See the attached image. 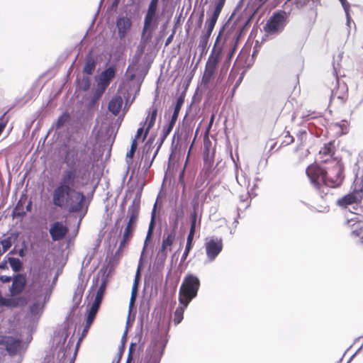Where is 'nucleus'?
I'll use <instances>...</instances> for the list:
<instances>
[{"label":"nucleus","instance_id":"nucleus-1","mask_svg":"<svg viewBox=\"0 0 363 363\" xmlns=\"http://www.w3.org/2000/svg\"><path fill=\"white\" fill-rule=\"evenodd\" d=\"M76 179V169L63 171L60 182L52 192V202L55 207L67 209L70 213L82 210L86 198L83 192L74 189Z\"/></svg>","mask_w":363,"mask_h":363},{"label":"nucleus","instance_id":"nucleus-2","mask_svg":"<svg viewBox=\"0 0 363 363\" xmlns=\"http://www.w3.org/2000/svg\"><path fill=\"white\" fill-rule=\"evenodd\" d=\"M330 167L322 168L317 164H311L306 169V173L313 186L318 191L321 198L327 196L328 189L325 191V186L335 188L343 180V166L339 160H332Z\"/></svg>","mask_w":363,"mask_h":363},{"label":"nucleus","instance_id":"nucleus-3","mask_svg":"<svg viewBox=\"0 0 363 363\" xmlns=\"http://www.w3.org/2000/svg\"><path fill=\"white\" fill-rule=\"evenodd\" d=\"M26 274L21 273L15 274L8 289L10 297H4L0 293V306L16 308L26 306L28 300L26 296L21 295L26 289Z\"/></svg>","mask_w":363,"mask_h":363},{"label":"nucleus","instance_id":"nucleus-4","mask_svg":"<svg viewBox=\"0 0 363 363\" xmlns=\"http://www.w3.org/2000/svg\"><path fill=\"white\" fill-rule=\"evenodd\" d=\"M225 1V0H218L213 11L211 13H208V17L206 21L205 30L202 32L199 41V48H201L202 53L206 52L207 50L209 38L223 8Z\"/></svg>","mask_w":363,"mask_h":363},{"label":"nucleus","instance_id":"nucleus-5","mask_svg":"<svg viewBox=\"0 0 363 363\" xmlns=\"http://www.w3.org/2000/svg\"><path fill=\"white\" fill-rule=\"evenodd\" d=\"M200 280L192 274H187L182 281L179 291V303H190L196 297L200 288Z\"/></svg>","mask_w":363,"mask_h":363},{"label":"nucleus","instance_id":"nucleus-6","mask_svg":"<svg viewBox=\"0 0 363 363\" xmlns=\"http://www.w3.org/2000/svg\"><path fill=\"white\" fill-rule=\"evenodd\" d=\"M222 35V30L218 33L213 49L206 61L203 75V81L205 83L209 82L217 70L218 65L221 60L223 53V45H218Z\"/></svg>","mask_w":363,"mask_h":363},{"label":"nucleus","instance_id":"nucleus-7","mask_svg":"<svg viewBox=\"0 0 363 363\" xmlns=\"http://www.w3.org/2000/svg\"><path fill=\"white\" fill-rule=\"evenodd\" d=\"M89 148L84 147L83 149L79 150V155L78 157V152L74 150H68L66 152L65 155V162L67 165L74 166L76 162L81 163L84 169V175L87 172L89 176V167L91 163V157L88 155Z\"/></svg>","mask_w":363,"mask_h":363},{"label":"nucleus","instance_id":"nucleus-8","mask_svg":"<svg viewBox=\"0 0 363 363\" xmlns=\"http://www.w3.org/2000/svg\"><path fill=\"white\" fill-rule=\"evenodd\" d=\"M286 19L287 14L285 11L280 10L274 12L263 26V30L269 35L281 33L286 26Z\"/></svg>","mask_w":363,"mask_h":363},{"label":"nucleus","instance_id":"nucleus-9","mask_svg":"<svg viewBox=\"0 0 363 363\" xmlns=\"http://www.w3.org/2000/svg\"><path fill=\"white\" fill-rule=\"evenodd\" d=\"M0 347H4L7 354L14 357L21 353L23 348V340L0 332Z\"/></svg>","mask_w":363,"mask_h":363},{"label":"nucleus","instance_id":"nucleus-10","mask_svg":"<svg viewBox=\"0 0 363 363\" xmlns=\"http://www.w3.org/2000/svg\"><path fill=\"white\" fill-rule=\"evenodd\" d=\"M116 72V67L110 66L101 73L97 81V87L94 95V101L99 100L101 98L111 80L115 77Z\"/></svg>","mask_w":363,"mask_h":363},{"label":"nucleus","instance_id":"nucleus-11","mask_svg":"<svg viewBox=\"0 0 363 363\" xmlns=\"http://www.w3.org/2000/svg\"><path fill=\"white\" fill-rule=\"evenodd\" d=\"M357 212L353 213V216L347 218L345 222V226L350 231L352 237L357 238L363 234V208H354Z\"/></svg>","mask_w":363,"mask_h":363},{"label":"nucleus","instance_id":"nucleus-12","mask_svg":"<svg viewBox=\"0 0 363 363\" xmlns=\"http://www.w3.org/2000/svg\"><path fill=\"white\" fill-rule=\"evenodd\" d=\"M222 30V35L218 43V45H223V49L224 48V45L228 44L229 46L238 45V40L240 39L242 30L238 29L231 27L230 28L226 30L225 27H223L219 33Z\"/></svg>","mask_w":363,"mask_h":363},{"label":"nucleus","instance_id":"nucleus-13","mask_svg":"<svg viewBox=\"0 0 363 363\" xmlns=\"http://www.w3.org/2000/svg\"><path fill=\"white\" fill-rule=\"evenodd\" d=\"M222 30V35L218 43V45H223V49L224 48V45L228 44L229 46L238 45V40L240 39L242 30L238 29L231 27L230 28L226 30L225 27H223L219 33Z\"/></svg>","mask_w":363,"mask_h":363},{"label":"nucleus","instance_id":"nucleus-14","mask_svg":"<svg viewBox=\"0 0 363 363\" xmlns=\"http://www.w3.org/2000/svg\"><path fill=\"white\" fill-rule=\"evenodd\" d=\"M205 250L208 259L213 261L223 250V240L220 238L213 237L205 243Z\"/></svg>","mask_w":363,"mask_h":363},{"label":"nucleus","instance_id":"nucleus-15","mask_svg":"<svg viewBox=\"0 0 363 363\" xmlns=\"http://www.w3.org/2000/svg\"><path fill=\"white\" fill-rule=\"evenodd\" d=\"M158 24L159 17L157 14H145L142 38H145V41L150 40L152 36V32L157 28Z\"/></svg>","mask_w":363,"mask_h":363},{"label":"nucleus","instance_id":"nucleus-16","mask_svg":"<svg viewBox=\"0 0 363 363\" xmlns=\"http://www.w3.org/2000/svg\"><path fill=\"white\" fill-rule=\"evenodd\" d=\"M44 285L45 281L43 280L40 272L33 273L31 277L30 283L28 285V292L29 295L35 298H40Z\"/></svg>","mask_w":363,"mask_h":363},{"label":"nucleus","instance_id":"nucleus-17","mask_svg":"<svg viewBox=\"0 0 363 363\" xmlns=\"http://www.w3.org/2000/svg\"><path fill=\"white\" fill-rule=\"evenodd\" d=\"M335 151V141L325 143L318 152L320 162L321 163H331L332 160H337L334 157Z\"/></svg>","mask_w":363,"mask_h":363},{"label":"nucleus","instance_id":"nucleus-18","mask_svg":"<svg viewBox=\"0 0 363 363\" xmlns=\"http://www.w3.org/2000/svg\"><path fill=\"white\" fill-rule=\"evenodd\" d=\"M176 238V231L174 230L169 233H165L163 235L162 247L159 251L160 259L164 262L167 257V251H171V246L174 243Z\"/></svg>","mask_w":363,"mask_h":363},{"label":"nucleus","instance_id":"nucleus-19","mask_svg":"<svg viewBox=\"0 0 363 363\" xmlns=\"http://www.w3.org/2000/svg\"><path fill=\"white\" fill-rule=\"evenodd\" d=\"M136 225H132L130 223H127L123 233V237L120 241L119 247L116 252V255H122L124 248H125L128 245L130 241L131 240Z\"/></svg>","mask_w":363,"mask_h":363},{"label":"nucleus","instance_id":"nucleus-20","mask_svg":"<svg viewBox=\"0 0 363 363\" xmlns=\"http://www.w3.org/2000/svg\"><path fill=\"white\" fill-rule=\"evenodd\" d=\"M69 229L62 222L53 223L49 230V233L53 241L62 240L68 233Z\"/></svg>","mask_w":363,"mask_h":363},{"label":"nucleus","instance_id":"nucleus-21","mask_svg":"<svg viewBox=\"0 0 363 363\" xmlns=\"http://www.w3.org/2000/svg\"><path fill=\"white\" fill-rule=\"evenodd\" d=\"M362 199V191H355L346 194L337 200V203L341 207L346 208L349 205L360 202Z\"/></svg>","mask_w":363,"mask_h":363},{"label":"nucleus","instance_id":"nucleus-22","mask_svg":"<svg viewBox=\"0 0 363 363\" xmlns=\"http://www.w3.org/2000/svg\"><path fill=\"white\" fill-rule=\"evenodd\" d=\"M192 211L190 213V230L196 231L197 228H200L201 223V215L199 217V202L196 199H194L191 202Z\"/></svg>","mask_w":363,"mask_h":363},{"label":"nucleus","instance_id":"nucleus-23","mask_svg":"<svg viewBox=\"0 0 363 363\" xmlns=\"http://www.w3.org/2000/svg\"><path fill=\"white\" fill-rule=\"evenodd\" d=\"M184 97L183 96H180L177 99V103L174 106V113L172 114V118L167 125V127L164 130V137H166L172 130L174 125L176 123V121L177 120L179 113L181 110V108L184 104Z\"/></svg>","mask_w":363,"mask_h":363},{"label":"nucleus","instance_id":"nucleus-24","mask_svg":"<svg viewBox=\"0 0 363 363\" xmlns=\"http://www.w3.org/2000/svg\"><path fill=\"white\" fill-rule=\"evenodd\" d=\"M157 108L155 106H152L150 108L148 111V115L146 117L145 122L144 125H146L145 131L144 133V136L143 137V141L145 140L147 138L150 130L154 126L156 118L157 116Z\"/></svg>","mask_w":363,"mask_h":363},{"label":"nucleus","instance_id":"nucleus-25","mask_svg":"<svg viewBox=\"0 0 363 363\" xmlns=\"http://www.w3.org/2000/svg\"><path fill=\"white\" fill-rule=\"evenodd\" d=\"M116 26L120 38H124L132 26V22L128 17H120L117 19Z\"/></svg>","mask_w":363,"mask_h":363},{"label":"nucleus","instance_id":"nucleus-26","mask_svg":"<svg viewBox=\"0 0 363 363\" xmlns=\"http://www.w3.org/2000/svg\"><path fill=\"white\" fill-rule=\"evenodd\" d=\"M140 209V201L139 199H134L128 208L129 219L128 223L136 225Z\"/></svg>","mask_w":363,"mask_h":363},{"label":"nucleus","instance_id":"nucleus-27","mask_svg":"<svg viewBox=\"0 0 363 363\" xmlns=\"http://www.w3.org/2000/svg\"><path fill=\"white\" fill-rule=\"evenodd\" d=\"M122 106V97L121 96H115L109 101L108 108L114 116H117L120 113Z\"/></svg>","mask_w":363,"mask_h":363},{"label":"nucleus","instance_id":"nucleus-28","mask_svg":"<svg viewBox=\"0 0 363 363\" xmlns=\"http://www.w3.org/2000/svg\"><path fill=\"white\" fill-rule=\"evenodd\" d=\"M343 58V52H339L333 57V76L335 80V85L338 84L339 78H338V72L341 68V62Z\"/></svg>","mask_w":363,"mask_h":363},{"label":"nucleus","instance_id":"nucleus-29","mask_svg":"<svg viewBox=\"0 0 363 363\" xmlns=\"http://www.w3.org/2000/svg\"><path fill=\"white\" fill-rule=\"evenodd\" d=\"M189 303H179V306L176 308L174 313V318L173 322L174 325L179 324L183 318H184V313L185 309L188 307Z\"/></svg>","mask_w":363,"mask_h":363},{"label":"nucleus","instance_id":"nucleus-30","mask_svg":"<svg viewBox=\"0 0 363 363\" xmlns=\"http://www.w3.org/2000/svg\"><path fill=\"white\" fill-rule=\"evenodd\" d=\"M26 201V199H24L23 200L21 199L18 201L12 213L13 218H23L26 216V211L24 208Z\"/></svg>","mask_w":363,"mask_h":363},{"label":"nucleus","instance_id":"nucleus-31","mask_svg":"<svg viewBox=\"0 0 363 363\" xmlns=\"http://www.w3.org/2000/svg\"><path fill=\"white\" fill-rule=\"evenodd\" d=\"M29 315L33 318H39L43 313V306L39 301H35L28 307Z\"/></svg>","mask_w":363,"mask_h":363},{"label":"nucleus","instance_id":"nucleus-32","mask_svg":"<svg viewBox=\"0 0 363 363\" xmlns=\"http://www.w3.org/2000/svg\"><path fill=\"white\" fill-rule=\"evenodd\" d=\"M156 208H157V203H155L152 211L151 220L149 224L148 231L147 233L145 242H147L148 240H150L151 238L152 233H153V230H154V228H155V225Z\"/></svg>","mask_w":363,"mask_h":363},{"label":"nucleus","instance_id":"nucleus-33","mask_svg":"<svg viewBox=\"0 0 363 363\" xmlns=\"http://www.w3.org/2000/svg\"><path fill=\"white\" fill-rule=\"evenodd\" d=\"M96 63L92 57H88L84 67V72L87 74H92L95 69Z\"/></svg>","mask_w":363,"mask_h":363},{"label":"nucleus","instance_id":"nucleus-34","mask_svg":"<svg viewBox=\"0 0 363 363\" xmlns=\"http://www.w3.org/2000/svg\"><path fill=\"white\" fill-rule=\"evenodd\" d=\"M138 142L135 140H133L130 150L126 153L125 157L128 163H131L134 155L138 148Z\"/></svg>","mask_w":363,"mask_h":363},{"label":"nucleus","instance_id":"nucleus-35","mask_svg":"<svg viewBox=\"0 0 363 363\" xmlns=\"http://www.w3.org/2000/svg\"><path fill=\"white\" fill-rule=\"evenodd\" d=\"M9 263L15 272H19L22 268V262L18 258L9 257Z\"/></svg>","mask_w":363,"mask_h":363},{"label":"nucleus","instance_id":"nucleus-36","mask_svg":"<svg viewBox=\"0 0 363 363\" xmlns=\"http://www.w3.org/2000/svg\"><path fill=\"white\" fill-rule=\"evenodd\" d=\"M212 165L213 162L208 161V162L205 161V167L203 169V175L206 179H210L211 180L213 179L214 175H212Z\"/></svg>","mask_w":363,"mask_h":363},{"label":"nucleus","instance_id":"nucleus-37","mask_svg":"<svg viewBox=\"0 0 363 363\" xmlns=\"http://www.w3.org/2000/svg\"><path fill=\"white\" fill-rule=\"evenodd\" d=\"M106 288V282L105 280H104L101 282V285L99 286V287L97 290V292H96V294L95 296V299L102 301L104 294H105Z\"/></svg>","mask_w":363,"mask_h":363},{"label":"nucleus","instance_id":"nucleus-38","mask_svg":"<svg viewBox=\"0 0 363 363\" xmlns=\"http://www.w3.org/2000/svg\"><path fill=\"white\" fill-rule=\"evenodd\" d=\"M284 140L281 143V144L279 145V147L277 148L279 150L282 146H286L292 143H294V137L290 135L289 131L285 132V136H284Z\"/></svg>","mask_w":363,"mask_h":363},{"label":"nucleus","instance_id":"nucleus-39","mask_svg":"<svg viewBox=\"0 0 363 363\" xmlns=\"http://www.w3.org/2000/svg\"><path fill=\"white\" fill-rule=\"evenodd\" d=\"M0 245L2 246L3 252H6L12 245L11 238H6L0 242Z\"/></svg>","mask_w":363,"mask_h":363},{"label":"nucleus","instance_id":"nucleus-40","mask_svg":"<svg viewBox=\"0 0 363 363\" xmlns=\"http://www.w3.org/2000/svg\"><path fill=\"white\" fill-rule=\"evenodd\" d=\"M184 215V211H183L182 208H181L179 210H177L175 211V220H174L175 228L177 226L179 220L180 219L183 218Z\"/></svg>","mask_w":363,"mask_h":363},{"label":"nucleus","instance_id":"nucleus-41","mask_svg":"<svg viewBox=\"0 0 363 363\" xmlns=\"http://www.w3.org/2000/svg\"><path fill=\"white\" fill-rule=\"evenodd\" d=\"M195 233H196V231L189 230V235H188L187 239H186V245L192 247V243H193V240H194Z\"/></svg>","mask_w":363,"mask_h":363},{"label":"nucleus","instance_id":"nucleus-42","mask_svg":"<svg viewBox=\"0 0 363 363\" xmlns=\"http://www.w3.org/2000/svg\"><path fill=\"white\" fill-rule=\"evenodd\" d=\"M157 5L150 4L146 14H157Z\"/></svg>","mask_w":363,"mask_h":363},{"label":"nucleus","instance_id":"nucleus-43","mask_svg":"<svg viewBox=\"0 0 363 363\" xmlns=\"http://www.w3.org/2000/svg\"><path fill=\"white\" fill-rule=\"evenodd\" d=\"M191 248H192V247L189 246V245H186L184 252V253H183V255L182 256V258H181V261L182 262H184L186 259V258H187V257H188V255L189 254V252L191 250Z\"/></svg>","mask_w":363,"mask_h":363},{"label":"nucleus","instance_id":"nucleus-44","mask_svg":"<svg viewBox=\"0 0 363 363\" xmlns=\"http://www.w3.org/2000/svg\"><path fill=\"white\" fill-rule=\"evenodd\" d=\"M236 48H237V45H230V49H229V51H228V56H227V58H228V60H231L232 57L233 56V55L235 53Z\"/></svg>","mask_w":363,"mask_h":363},{"label":"nucleus","instance_id":"nucleus-45","mask_svg":"<svg viewBox=\"0 0 363 363\" xmlns=\"http://www.w3.org/2000/svg\"><path fill=\"white\" fill-rule=\"evenodd\" d=\"M140 270H141V264H140L138 267L135 277L134 282H133V284H137V285H138L140 279Z\"/></svg>","mask_w":363,"mask_h":363},{"label":"nucleus","instance_id":"nucleus-46","mask_svg":"<svg viewBox=\"0 0 363 363\" xmlns=\"http://www.w3.org/2000/svg\"><path fill=\"white\" fill-rule=\"evenodd\" d=\"M96 318V315L90 314L88 313V315L86 316V324L88 325V326H91Z\"/></svg>","mask_w":363,"mask_h":363},{"label":"nucleus","instance_id":"nucleus-47","mask_svg":"<svg viewBox=\"0 0 363 363\" xmlns=\"http://www.w3.org/2000/svg\"><path fill=\"white\" fill-rule=\"evenodd\" d=\"M144 126L145 125H143V127H140L138 129L136 135L133 140H135V141H137L138 139L140 138V137L142 136L143 134L144 135L145 131V130H144Z\"/></svg>","mask_w":363,"mask_h":363},{"label":"nucleus","instance_id":"nucleus-48","mask_svg":"<svg viewBox=\"0 0 363 363\" xmlns=\"http://www.w3.org/2000/svg\"><path fill=\"white\" fill-rule=\"evenodd\" d=\"M13 277L10 276H6V275H1L0 276V281L2 283H9L10 281L12 282Z\"/></svg>","mask_w":363,"mask_h":363},{"label":"nucleus","instance_id":"nucleus-49","mask_svg":"<svg viewBox=\"0 0 363 363\" xmlns=\"http://www.w3.org/2000/svg\"><path fill=\"white\" fill-rule=\"evenodd\" d=\"M138 287V285H137V284H133L132 291H131V296L137 297Z\"/></svg>","mask_w":363,"mask_h":363},{"label":"nucleus","instance_id":"nucleus-50","mask_svg":"<svg viewBox=\"0 0 363 363\" xmlns=\"http://www.w3.org/2000/svg\"><path fill=\"white\" fill-rule=\"evenodd\" d=\"M269 145V152L272 153L273 152V150L274 149V147H276L277 145V142H274L273 140H270L268 143Z\"/></svg>","mask_w":363,"mask_h":363},{"label":"nucleus","instance_id":"nucleus-51","mask_svg":"<svg viewBox=\"0 0 363 363\" xmlns=\"http://www.w3.org/2000/svg\"><path fill=\"white\" fill-rule=\"evenodd\" d=\"M101 303V301H99L97 299H94L92 305L91 307L94 308H96L97 310L99 309V307H100V305Z\"/></svg>","mask_w":363,"mask_h":363},{"label":"nucleus","instance_id":"nucleus-52","mask_svg":"<svg viewBox=\"0 0 363 363\" xmlns=\"http://www.w3.org/2000/svg\"><path fill=\"white\" fill-rule=\"evenodd\" d=\"M101 303V301H99L97 299H94L92 305L91 307L94 308H96L97 310L99 309V307H100V305Z\"/></svg>","mask_w":363,"mask_h":363},{"label":"nucleus","instance_id":"nucleus-53","mask_svg":"<svg viewBox=\"0 0 363 363\" xmlns=\"http://www.w3.org/2000/svg\"><path fill=\"white\" fill-rule=\"evenodd\" d=\"M339 1L341 2L342 6L344 8V9L347 11L350 8L349 3L347 1V0H339Z\"/></svg>","mask_w":363,"mask_h":363},{"label":"nucleus","instance_id":"nucleus-54","mask_svg":"<svg viewBox=\"0 0 363 363\" xmlns=\"http://www.w3.org/2000/svg\"><path fill=\"white\" fill-rule=\"evenodd\" d=\"M91 326H88V325H85L83 331H82V337H84L88 333Z\"/></svg>","mask_w":363,"mask_h":363},{"label":"nucleus","instance_id":"nucleus-55","mask_svg":"<svg viewBox=\"0 0 363 363\" xmlns=\"http://www.w3.org/2000/svg\"><path fill=\"white\" fill-rule=\"evenodd\" d=\"M98 311L99 310L91 307L89 313L96 315Z\"/></svg>","mask_w":363,"mask_h":363},{"label":"nucleus","instance_id":"nucleus-56","mask_svg":"<svg viewBox=\"0 0 363 363\" xmlns=\"http://www.w3.org/2000/svg\"><path fill=\"white\" fill-rule=\"evenodd\" d=\"M157 152H158V149H157V150H156V152H155V154H154V155H153V157H152V159L151 162H150L148 164H147V169L150 167V166H151V164H152V161L154 160V159H155V157H156V155L157 154Z\"/></svg>","mask_w":363,"mask_h":363},{"label":"nucleus","instance_id":"nucleus-57","mask_svg":"<svg viewBox=\"0 0 363 363\" xmlns=\"http://www.w3.org/2000/svg\"><path fill=\"white\" fill-rule=\"evenodd\" d=\"M203 16H204V13H203V11H202V13L200 15V18H199V27L201 26Z\"/></svg>","mask_w":363,"mask_h":363},{"label":"nucleus","instance_id":"nucleus-58","mask_svg":"<svg viewBox=\"0 0 363 363\" xmlns=\"http://www.w3.org/2000/svg\"><path fill=\"white\" fill-rule=\"evenodd\" d=\"M136 297L130 296V307L133 306L135 302Z\"/></svg>","mask_w":363,"mask_h":363},{"label":"nucleus","instance_id":"nucleus-59","mask_svg":"<svg viewBox=\"0 0 363 363\" xmlns=\"http://www.w3.org/2000/svg\"><path fill=\"white\" fill-rule=\"evenodd\" d=\"M133 346V344H131L130 347L128 357L126 363H129V361L131 360V359H132V357H131V349H132Z\"/></svg>","mask_w":363,"mask_h":363},{"label":"nucleus","instance_id":"nucleus-60","mask_svg":"<svg viewBox=\"0 0 363 363\" xmlns=\"http://www.w3.org/2000/svg\"><path fill=\"white\" fill-rule=\"evenodd\" d=\"M269 0H258V1H259V7H261L262 6H263Z\"/></svg>","mask_w":363,"mask_h":363},{"label":"nucleus","instance_id":"nucleus-61","mask_svg":"<svg viewBox=\"0 0 363 363\" xmlns=\"http://www.w3.org/2000/svg\"><path fill=\"white\" fill-rule=\"evenodd\" d=\"M172 38H173V35H170V36L167 39V40H166V43H165V44H166V45H169V44L171 43V41H172Z\"/></svg>","mask_w":363,"mask_h":363},{"label":"nucleus","instance_id":"nucleus-62","mask_svg":"<svg viewBox=\"0 0 363 363\" xmlns=\"http://www.w3.org/2000/svg\"><path fill=\"white\" fill-rule=\"evenodd\" d=\"M31 209V201H29L28 205L26 206V210H25L26 212L30 211Z\"/></svg>","mask_w":363,"mask_h":363},{"label":"nucleus","instance_id":"nucleus-63","mask_svg":"<svg viewBox=\"0 0 363 363\" xmlns=\"http://www.w3.org/2000/svg\"><path fill=\"white\" fill-rule=\"evenodd\" d=\"M89 86H90L89 81V79H86V85H85V86H84V90L88 89H89Z\"/></svg>","mask_w":363,"mask_h":363},{"label":"nucleus","instance_id":"nucleus-64","mask_svg":"<svg viewBox=\"0 0 363 363\" xmlns=\"http://www.w3.org/2000/svg\"><path fill=\"white\" fill-rule=\"evenodd\" d=\"M213 120H214V115L213 114L211 116V120H210V122H209V124H208V127L209 128L212 125Z\"/></svg>","mask_w":363,"mask_h":363}]
</instances>
